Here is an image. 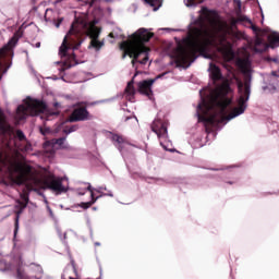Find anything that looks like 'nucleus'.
<instances>
[{"instance_id":"1","label":"nucleus","mask_w":279,"mask_h":279,"mask_svg":"<svg viewBox=\"0 0 279 279\" xmlns=\"http://www.w3.org/2000/svg\"><path fill=\"white\" fill-rule=\"evenodd\" d=\"M238 90L240 93L238 107L233 108L228 116H226V110H228V106L232 104V98L228 97V95L232 93V88H230V84L228 83H222L218 87L216 96H213L209 101L203 99L197 106L198 112L203 113H198V121L204 123L206 132H208L209 128H213V125L223 123V121H232V119L240 117V114H243L245 110H247V101H250V82L245 81L244 84L243 82H239Z\"/></svg>"},{"instance_id":"2","label":"nucleus","mask_w":279,"mask_h":279,"mask_svg":"<svg viewBox=\"0 0 279 279\" xmlns=\"http://www.w3.org/2000/svg\"><path fill=\"white\" fill-rule=\"evenodd\" d=\"M201 27H204L206 23L213 27L215 34L218 35L219 45L228 44V40L231 43H236L243 40V33L239 31V23H252L250 19L241 15L238 19L232 17L230 24L221 21L219 19V13L217 11H210L208 8H202L201 15L196 21Z\"/></svg>"},{"instance_id":"3","label":"nucleus","mask_w":279,"mask_h":279,"mask_svg":"<svg viewBox=\"0 0 279 279\" xmlns=\"http://www.w3.org/2000/svg\"><path fill=\"white\" fill-rule=\"evenodd\" d=\"M9 173L12 181L19 186L27 184L28 189H32V184H35V186L53 191L57 195H62V193L69 191L66 186L62 185V178H56V175L49 174L43 179H38V177L34 174V168L27 163H11L9 166Z\"/></svg>"},{"instance_id":"4","label":"nucleus","mask_w":279,"mask_h":279,"mask_svg":"<svg viewBox=\"0 0 279 279\" xmlns=\"http://www.w3.org/2000/svg\"><path fill=\"white\" fill-rule=\"evenodd\" d=\"M214 39L215 34L208 28H193L186 40V47L179 46L172 56L177 66L189 69L197 60V53L204 54Z\"/></svg>"},{"instance_id":"5","label":"nucleus","mask_w":279,"mask_h":279,"mask_svg":"<svg viewBox=\"0 0 279 279\" xmlns=\"http://www.w3.org/2000/svg\"><path fill=\"white\" fill-rule=\"evenodd\" d=\"M154 38V33L147 28H140L131 35L130 40L122 41L120 44L121 51H124L123 58L129 56L132 58V64H147L149 61V47L145 46V43H149Z\"/></svg>"},{"instance_id":"6","label":"nucleus","mask_w":279,"mask_h":279,"mask_svg":"<svg viewBox=\"0 0 279 279\" xmlns=\"http://www.w3.org/2000/svg\"><path fill=\"white\" fill-rule=\"evenodd\" d=\"M86 34V23L84 21H75L72 25L68 34L64 36L63 41L59 48V56L61 58H68L64 62V65L68 69L71 66H75L77 64V60L75 59V53L69 54V49H73L74 51L82 47L84 43V35Z\"/></svg>"},{"instance_id":"7","label":"nucleus","mask_w":279,"mask_h":279,"mask_svg":"<svg viewBox=\"0 0 279 279\" xmlns=\"http://www.w3.org/2000/svg\"><path fill=\"white\" fill-rule=\"evenodd\" d=\"M47 104L43 100L27 98L25 105L17 107V114H21V121L29 114V117H38V114H47Z\"/></svg>"},{"instance_id":"8","label":"nucleus","mask_w":279,"mask_h":279,"mask_svg":"<svg viewBox=\"0 0 279 279\" xmlns=\"http://www.w3.org/2000/svg\"><path fill=\"white\" fill-rule=\"evenodd\" d=\"M86 102H78L77 106L70 116V122L75 123L77 121H88L90 119V112L86 109Z\"/></svg>"},{"instance_id":"9","label":"nucleus","mask_w":279,"mask_h":279,"mask_svg":"<svg viewBox=\"0 0 279 279\" xmlns=\"http://www.w3.org/2000/svg\"><path fill=\"white\" fill-rule=\"evenodd\" d=\"M168 125H169V122L162 121L160 119H156L151 123V130L153 132H155V134H157L158 138L167 140L169 138V133L167 131Z\"/></svg>"},{"instance_id":"10","label":"nucleus","mask_w":279,"mask_h":279,"mask_svg":"<svg viewBox=\"0 0 279 279\" xmlns=\"http://www.w3.org/2000/svg\"><path fill=\"white\" fill-rule=\"evenodd\" d=\"M23 36L21 31H17L13 37L9 40L8 45L0 49V58H5L8 53L12 50L13 47H16V43H19V38Z\"/></svg>"},{"instance_id":"11","label":"nucleus","mask_w":279,"mask_h":279,"mask_svg":"<svg viewBox=\"0 0 279 279\" xmlns=\"http://www.w3.org/2000/svg\"><path fill=\"white\" fill-rule=\"evenodd\" d=\"M154 82H156V80L154 78L140 82L138 93L141 95H145L146 97H148V99H151V97H154V92L151 90V86H154Z\"/></svg>"},{"instance_id":"12","label":"nucleus","mask_w":279,"mask_h":279,"mask_svg":"<svg viewBox=\"0 0 279 279\" xmlns=\"http://www.w3.org/2000/svg\"><path fill=\"white\" fill-rule=\"evenodd\" d=\"M24 202H19L17 208H20V210L17 211V216L15 218V223H14V236H16V234L19 233V216L21 215V213H23V210H25V208H27V204L29 202L28 197L24 196Z\"/></svg>"},{"instance_id":"13","label":"nucleus","mask_w":279,"mask_h":279,"mask_svg":"<svg viewBox=\"0 0 279 279\" xmlns=\"http://www.w3.org/2000/svg\"><path fill=\"white\" fill-rule=\"evenodd\" d=\"M209 69H210V77H211L213 82H219V81L223 80V74H221V69H219V66L210 63Z\"/></svg>"},{"instance_id":"14","label":"nucleus","mask_w":279,"mask_h":279,"mask_svg":"<svg viewBox=\"0 0 279 279\" xmlns=\"http://www.w3.org/2000/svg\"><path fill=\"white\" fill-rule=\"evenodd\" d=\"M101 34V28L95 26V24L90 25L87 31V36H89L90 40L99 39Z\"/></svg>"},{"instance_id":"15","label":"nucleus","mask_w":279,"mask_h":279,"mask_svg":"<svg viewBox=\"0 0 279 279\" xmlns=\"http://www.w3.org/2000/svg\"><path fill=\"white\" fill-rule=\"evenodd\" d=\"M0 132L2 134H8V132H10V124H8V121L5 120V116L1 110H0Z\"/></svg>"},{"instance_id":"16","label":"nucleus","mask_w":279,"mask_h":279,"mask_svg":"<svg viewBox=\"0 0 279 279\" xmlns=\"http://www.w3.org/2000/svg\"><path fill=\"white\" fill-rule=\"evenodd\" d=\"M268 47H270V49L279 47V34L272 33L268 36Z\"/></svg>"},{"instance_id":"17","label":"nucleus","mask_w":279,"mask_h":279,"mask_svg":"<svg viewBox=\"0 0 279 279\" xmlns=\"http://www.w3.org/2000/svg\"><path fill=\"white\" fill-rule=\"evenodd\" d=\"M99 197H104V194L95 196V193H92V201L87 203H81L80 207L83 208L84 210H88V208H90V206H93V204H95L97 199H99Z\"/></svg>"},{"instance_id":"18","label":"nucleus","mask_w":279,"mask_h":279,"mask_svg":"<svg viewBox=\"0 0 279 279\" xmlns=\"http://www.w3.org/2000/svg\"><path fill=\"white\" fill-rule=\"evenodd\" d=\"M125 93L129 95V97H134V95H136V89L134 88V80L128 83Z\"/></svg>"},{"instance_id":"19","label":"nucleus","mask_w":279,"mask_h":279,"mask_svg":"<svg viewBox=\"0 0 279 279\" xmlns=\"http://www.w3.org/2000/svg\"><path fill=\"white\" fill-rule=\"evenodd\" d=\"M199 3H204V0H184L186 8H195L199 5Z\"/></svg>"},{"instance_id":"20","label":"nucleus","mask_w":279,"mask_h":279,"mask_svg":"<svg viewBox=\"0 0 279 279\" xmlns=\"http://www.w3.org/2000/svg\"><path fill=\"white\" fill-rule=\"evenodd\" d=\"M104 41H99V39H92L90 40V47L96 49V51H99L101 47H104Z\"/></svg>"},{"instance_id":"21","label":"nucleus","mask_w":279,"mask_h":279,"mask_svg":"<svg viewBox=\"0 0 279 279\" xmlns=\"http://www.w3.org/2000/svg\"><path fill=\"white\" fill-rule=\"evenodd\" d=\"M112 141H113V143H117L118 145H123L124 143H126L125 137H123V135H119V134H113Z\"/></svg>"},{"instance_id":"22","label":"nucleus","mask_w":279,"mask_h":279,"mask_svg":"<svg viewBox=\"0 0 279 279\" xmlns=\"http://www.w3.org/2000/svg\"><path fill=\"white\" fill-rule=\"evenodd\" d=\"M78 129H80V126H77V125L65 126V128L63 129V134L69 135V134H71V133H73V132H77Z\"/></svg>"},{"instance_id":"23","label":"nucleus","mask_w":279,"mask_h":279,"mask_svg":"<svg viewBox=\"0 0 279 279\" xmlns=\"http://www.w3.org/2000/svg\"><path fill=\"white\" fill-rule=\"evenodd\" d=\"M16 276L19 279H29V276H27V274H25V270L21 268L16 269Z\"/></svg>"},{"instance_id":"24","label":"nucleus","mask_w":279,"mask_h":279,"mask_svg":"<svg viewBox=\"0 0 279 279\" xmlns=\"http://www.w3.org/2000/svg\"><path fill=\"white\" fill-rule=\"evenodd\" d=\"M64 141H66V137H59L54 140V145H59V147H62L64 145Z\"/></svg>"},{"instance_id":"25","label":"nucleus","mask_w":279,"mask_h":279,"mask_svg":"<svg viewBox=\"0 0 279 279\" xmlns=\"http://www.w3.org/2000/svg\"><path fill=\"white\" fill-rule=\"evenodd\" d=\"M16 136H17L19 141H25V133H23V131L17 130Z\"/></svg>"},{"instance_id":"26","label":"nucleus","mask_w":279,"mask_h":279,"mask_svg":"<svg viewBox=\"0 0 279 279\" xmlns=\"http://www.w3.org/2000/svg\"><path fill=\"white\" fill-rule=\"evenodd\" d=\"M148 5L151 8H156V3H158L160 0H144Z\"/></svg>"},{"instance_id":"27","label":"nucleus","mask_w":279,"mask_h":279,"mask_svg":"<svg viewBox=\"0 0 279 279\" xmlns=\"http://www.w3.org/2000/svg\"><path fill=\"white\" fill-rule=\"evenodd\" d=\"M251 29L254 32V34H258L260 32V28L254 24L251 25Z\"/></svg>"},{"instance_id":"28","label":"nucleus","mask_w":279,"mask_h":279,"mask_svg":"<svg viewBox=\"0 0 279 279\" xmlns=\"http://www.w3.org/2000/svg\"><path fill=\"white\" fill-rule=\"evenodd\" d=\"M62 21H64V19L63 17H59L58 20H57V22H56V27H60V25H62Z\"/></svg>"},{"instance_id":"29","label":"nucleus","mask_w":279,"mask_h":279,"mask_svg":"<svg viewBox=\"0 0 279 279\" xmlns=\"http://www.w3.org/2000/svg\"><path fill=\"white\" fill-rule=\"evenodd\" d=\"M87 191H89L90 197H93V193H95V192H94L95 190L93 189L92 185H88V186H87Z\"/></svg>"},{"instance_id":"30","label":"nucleus","mask_w":279,"mask_h":279,"mask_svg":"<svg viewBox=\"0 0 279 279\" xmlns=\"http://www.w3.org/2000/svg\"><path fill=\"white\" fill-rule=\"evenodd\" d=\"M271 75H272L274 77H279L278 72H276V71H272V72H271Z\"/></svg>"},{"instance_id":"31","label":"nucleus","mask_w":279,"mask_h":279,"mask_svg":"<svg viewBox=\"0 0 279 279\" xmlns=\"http://www.w3.org/2000/svg\"><path fill=\"white\" fill-rule=\"evenodd\" d=\"M260 43H263L260 39H257L256 41H255V45H256V47H258V45H260Z\"/></svg>"},{"instance_id":"32","label":"nucleus","mask_w":279,"mask_h":279,"mask_svg":"<svg viewBox=\"0 0 279 279\" xmlns=\"http://www.w3.org/2000/svg\"><path fill=\"white\" fill-rule=\"evenodd\" d=\"M109 37H110V38H114V34H113V33H110V34H109Z\"/></svg>"},{"instance_id":"33","label":"nucleus","mask_w":279,"mask_h":279,"mask_svg":"<svg viewBox=\"0 0 279 279\" xmlns=\"http://www.w3.org/2000/svg\"><path fill=\"white\" fill-rule=\"evenodd\" d=\"M130 119H132V117H126V118H125V121H130Z\"/></svg>"},{"instance_id":"34","label":"nucleus","mask_w":279,"mask_h":279,"mask_svg":"<svg viewBox=\"0 0 279 279\" xmlns=\"http://www.w3.org/2000/svg\"><path fill=\"white\" fill-rule=\"evenodd\" d=\"M36 47H37V48L40 47V43H37V44H36Z\"/></svg>"},{"instance_id":"35","label":"nucleus","mask_w":279,"mask_h":279,"mask_svg":"<svg viewBox=\"0 0 279 279\" xmlns=\"http://www.w3.org/2000/svg\"><path fill=\"white\" fill-rule=\"evenodd\" d=\"M57 1V3H60V2H62V0H56Z\"/></svg>"},{"instance_id":"36","label":"nucleus","mask_w":279,"mask_h":279,"mask_svg":"<svg viewBox=\"0 0 279 279\" xmlns=\"http://www.w3.org/2000/svg\"><path fill=\"white\" fill-rule=\"evenodd\" d=\"M109 195V197H114V195H112V194H108Z\"/></svg>"},{"instance_id":"37","label":"nucleus","mask_w":279,"mask_h":279,"mask_svg":"<svg viewBox=\"0 0 279 279\" xmlns=\"http://www.w3.org/2000/svg\"><path fill=\"white\" fill-rule=\"evenodd\" d=\"M272 90H276V86H272Z\"/></svg>"},{"instance_id":"38","label":"nucleus","mask_w":279,"mask_h":279,"mask_svg":"<svg viewBox=\"0 0 279 279\" xmlns=\"http://www.w3.org/2000/svg\"><path fill=\"white\" fill-rule=\"evenodd\" d=\"M92 3H95V0H92Z\"/></svg>"},{"instance_id":"39","label":"nucleus","mask_w":279,"mask_h":279,"mask_svg":"<svg viewBox=\"0 0 279 279\" xmlns=\"http://www.w3.org/2000/svg\"><path fill=\"white\" fill-rule=\"evenodd\" d=\"M228 184H232V182H228Z\"/></svg>"}]
</instances>
